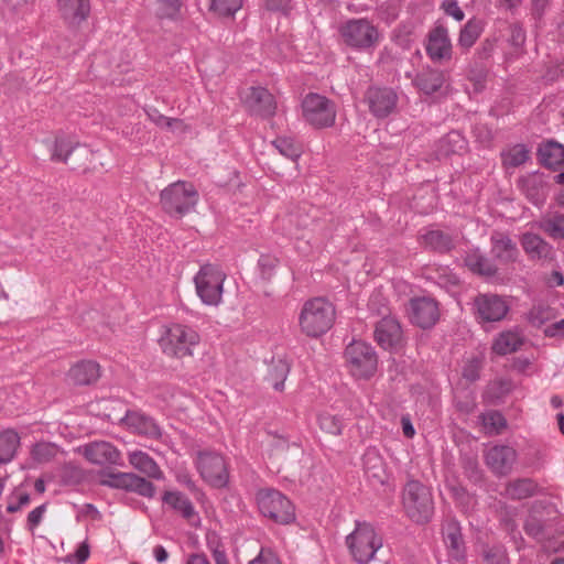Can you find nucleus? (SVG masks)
Listing matches in <instances>:
<instances>
[{"instance_id":"774afa93","label":"nucleus","mask_w":564,"mask_h":564,"mask_svg":"<svg viewBox=\"0 0 564 564\" xmlns=\"http://www.w3.org/2000/svg\"><path fill=\"white\" fill-rule=\"evenodd\" d=\"M249 564H281L278 556L269 549H261L259 554Z\"/></svg>"},{"instance_id":"f3484780","label":"nucleus","mask_w":564,"mask_h":564,"mask_svg":"<svg viewBox=\"0 0 564 564\" xmlns=\"http://www.w3.org/2000/svg\"><path fill=\"white\" fill-rule=\"evenodd\" d=\"M426 54L433 62L451 59L452 42L447 28L442 23H436L427 34L425 46Z\"/></svg>"},{"instance_id":"c9c22d12","label":"nucleus","mask_w":564,"mask_h":564,"mask_svg":"<svg viewBox=\"0 0 564 564\" xmlns=\"http://www.w3.org/2000/svg\"><path fill=\"white\" fill-rule=\"evenodd\" d=\"M539 486L531 478H518L509 481L505 495L511 500H523L538 494Z\"/></svg>"},{"instance_id":"9b49d317","label":"nucleus","mask_w":564,"mask_h":564,"mask_svg":"<svg viewBox=\"0 0 564 564\" xmlns=\"http://www.w3.org/2000/svg\"><path fill=\"white\" fill-rule=\"evenodd\" d=\"M510 311L508 300L495 293H479L473 302V312L479 324L503 321Z\"/></svg>"},{"instance_id":"20e7f679","label":"nucleus","mask_w":564,"mask_h":564,"mask_svg":"<svg viewBox=\"0 0 564 564\" xmlns=\"http://www.w3.org/2000/svg\"><path fill=\"white\" fill-rule=\"evenodd\" d=\"M346 544L357 563L369 564L382 547V538L371 523L356 521L355 530L346 538Z\"/></svg>"},{"instance_id":"473e14b6","label":"nucleus","mask_w":564,"mask_h":564,"mask_svg":"<svg viewBox=\"0 0 564 564\" xmlns=\"http://www.w3.org/2000/svg\"><path fill=\"white\" fill-rule=\"evenodd\" d=\"M444 74L438 69H424L420 72L413 83L424 95L431 96L440 91L444 85Z\"/></svg>"},{"instance_id":"cd10ccee","label":"nucleus","mask_w":564,"mask_h":564,"mask_svg":"<svg viewBox=\"0 0 564 564\" xmlns=\"http://www.w3.org/2000/svg\"><path fill=\"white\" fill-rule=\"evenodd\" d=\"M364 470L373 485H383L388 479L386 464L376 448H368L362 457Z\"/></svg>"},{"instance_id":"4d7b16f0","label":"nucleus","mask_w":564,"mask_h":564,"mask_svg":"<svg viewBox=\"0 0 564 564\" xmlns=\"http://www.w3.org/2000/svg\"><path fill=\"white\" fill-rule=\"evenodd\" d=\"M482 558L486 564H509L506 551L497 546L485 549Z\"/></svg>"},{"instance_id":"b1692460","label":"nucleus","mask_w":564,"mask_h":564,"mask_svg":"<svg viewBox=\"0 0 564 564\" xmlns=\"http://www.w3.org/2000/svg\"><path fill=\"white\" fill-rule=\"evenodd\" d=\"M523 251L531 260H552L554 249L544 238L538 234L524 232L520 237Z\"/></svg>"},{"instance_id":"58836bf2","label":"nucleus","mask_w":564,"mask_h":564,"mask_svg":"<svg viewBox=\"0 0 564 564\" xmlns=\"http://www.w3.org/2000/svg\"><path fill=\"white\" fill-rule=\"evenodd\" d=\"M129 463L140 473L153 479H162L163 473L155 460L147 453L135 451L129 454Z\"/></svg>"},{"instance_id":"423d86ee","label":"nucleus","mask_w":564,"mask_h":564,"mask_svg":"<svg viewBox=\"0 0 564 564\" xmlns=\"http://www.w3.org/2000/svg\"><path fill=\"white\" fill-rule=\"evenodd\" d=\"M261 514L278 524H290L295 520L291 500L276 489H261L257 494Z\"/></svg>"},{"instance_id":"a878e982","label":"nucleus","mask_w":564,"mask_h":564,"mask_svg":"<svg viewBox=\"0 0 564 564\" xmlns=\"http://www.w3.org/2000/svg\"><path fill=\"white\" fill-rule=\"evenodd\" d=\"M519 186L525 197L534 205H542L547 195V183L543 175L534 173L519 180Z\"/></svg>"},{"instance_id":"680f3d73","label":"nucleus","mask_w":564,"mask_h":564,"mask_svg":"<svg viewBox=\"0 0 564 564\" xmlns=\"http://www.w3.org/2000/svg\"><path fill=\"white\" fill-rule=\"evenodd\" d=\"M278 263L279 260L275 257L262 254L258 261L262 278L265 280H270L274 273Z\"/></svg>"},{"instance_id":"f03ea898","label":"nucleus","mask_w":564,"mask_h":564,"mask_svg":"<svg viewBox=\"0 0 564 564\" xmlns=\"http://www.w3.org/2000/svg\"><path fill=\"white\" fill-rule=\"evenodd\" d=\"M402 506L405 514L417 524L430 522L434 514V501L431 489L415 479H411L404 485Z\"/></svg>"},{"instance_id":"4be33fe9","label":"nucleus","mask_w":564,"mask_h":564,"mask_svg":"<svg viewBox=\"0 0 564 564\" xmlns=\"http://www.w3.org/2000/svg\"><path fill=\"white\" fill-rule=\"evenodd\" d=\"M491 254L502 264L516 262L519 257L517 243L502 231H494L490 237Z\"/></svg>"},{"instance_id":"1a4fd4ad","label":"nucleus","mask_w":564,"mask_h":564,"mask_svg":"<svg viewBox=\"0 0 564 564\" xmlns=\"http://www.w3.org/2000/svg\"><path fill=\"white\" fill-rule=\"evenodd\" d=\"M302 116L308 124L316 129L329 128L336 120V105L329 98L310 93L302 100Z\"/></svg>"},{"instance_id":"ddd939ff","label":"nucleus","mask_w":564,"mask_h":564,"mask_svg":"<svg viewBox=\"0 0 564 564\" xmlns=\"http://www.w3.org/2000/svg\"><path fill=\"white\" fill-rule=\"evenodd\" d=\"M196 464L200 476L213 487L221 488L227 485L229 475L225 458L220 454L200 452Z\"/></svg>"},{"instance_id":"7c9ffc66","label":"nucleus","mask_w":564,"mask_h":564,"mask_svg":"<svg viewBox=\"0 0 564 564\" xmlns=\"http://www.w3.org/2000/svg\"><path fill=\"white\" fill-rule=\"evenodd\" d=\"M524 344V338L518 330H505L494 339L491 349L499 356H505L519 350Z\"/></svg>"},{"instance_id":"052dcab7","label":"nucleus","mask_w":564,"mask_h":564,"mask_svg":"<svg viewBox=\"0 0 564 564\" xmlns=\"http://www.w3.org/2000/svg\"><path fill=\"white\" fill-rule=\"evenodd\" d=\"M55 455V448L47 443H37L32 449L33 458L39 463L51 460Z\"/></svg>"},{"instance_id":"8fccbe9b","label":"nucleus","mask_w":564,"mask_h":564,"mask_svg":"<svg viewBox=\"0 0 564 564\" xmlns=\"http://www.w3.org/2000/svg\"><path fill=\"white\" fill-rule=\"evenodd\" d=\"M242 7V0H210L209 11L218 17H232Z\"/></svg>"},{"instance_id":"603ef678","label":"nucleus","mask_w":564,"mask_h":564,"mask_svg":"<svg viewBox=\"0 0 564 564\" xmlns=\"http://www.w3.org/2000/svg\"><path fill=\"white\" fill-rule=\"evenodd\" d=\"M273 144L288 159L295 161L301 155V149L290 138L279 137L273 141Z\"/></svg>"},{"instance_id":"39448f33","label":"nucleus","mask_w":564,"mask_h":564,"mask_svg":"<svg viewBox=\"0 0 564 564\" xmlns=\"http://www.w3.org/2000/svg\"><path fill=\"white\" fill-rule=\"evenodd\" d=\"M199 335L192 327L183 324H172L160 339L163 352L173 358H184L193 355V349L199 344Z\"/></svg>"},{"instance_id":"3c124183","label":"nucleus","mask_w":564,"mask_h":564,"mask_svg":"<svg viewBox=\"0 0 564 564\" xmlns=\"http://www.w3.org/2000/svg\"><path fill=\"white\" fill-rule=\"evenodd\" d=\"M318 424L321 430L332 435H340L344 427L341 417L328 412H324L318 415Z\"/></svg>"},{"instance_id":"13d9d810","label":"nucleus","mask_w":564,"mask_h":564,"mask_svg":"<svg viewBox=\"0 0 564 564\" xmlns=\"http://www.w3.org/2000/svg\"><path fill=\"white\" fill-rule=\"evenodd\" d=\"M31 501L30 495L23 491H14L8 500L7 511L14 513L20 511L24 506H28Z\"/></svg>"},{"instance_id":"09e8293b","label":"nucleus","mask_w":564,"mask_h":564,"mask_svg":"<svg viewBox=\"0 0 564 564\" xmlns=\"http://www.w3.org/2000/svg\"><path fill=\"white\" fill-rule=\"evenodd\" d=\"M460 465L464 475L474 484L482 481V470L480 469L478 458L474 454H464L460 457Z\"/></svg>"},{"instance_id":"aec40b11","label":"nucleus","mask_w":564,"mask_h":564,"mask_svg":"<svg viewBox=\"0 0 564 564\" xmlns=\"http://www.w3.org/2000/svg\"><path fill=\"white\" fill-rule=\"evenodd\" d=\"M246 104L251 113L269 118L275 113L276 104L273 95L263 87H251Z\"/></svg>"},{"instance_id":"de8ad7c7","label":"nucleus","mask_w":564,"mask_h":564,"mask_svg":"<svg viewBox=\"0 0 564 564\" xmlns=\"http://www.w3.org/2000/svg\"><path fill=\"white\" fill-rule=\"evenodd\" d=\"M554 317V311L549 305L536 304L528 313V322L532 327L541 328Z\"/></svg>"},{"instance_id":"e433bc0d","label":"nucleus","mask_w":564,"mask_h":564,"mask_svg":"<svg viewBox=\"0 0 564 564\" xmlns=\"http://www.w3.org/2000/svg\"><path fill=\"white\" fill-rule=\"evenodd\" d=\"M94 154V151L87 145L75 142L65 164L69 165L73 171L86 172L90 169Z\"/></svg>"},{"instance_id":"bf43d9fd","label":"nucleus","mask_w":564,"mask_h":564,"mask_svg":"<svg viewBox=\"0 0 564 564\" xmlns=\"http://www.w3.org/2000/svg\"><path fill=\"white\" fill-rule=\"evenodd\" d=\"M498 36L491 35L486 37L476 50V56L480 61L489 59L497 46Z\"/></svg>"},{"instance_id":"f704fd0d","label":"nucleus","mask_w":564,"mask_h":564,"mask_svg":"<svg viewBox=\"0 0 564 564\" xmlns=\"http://www.w3.org/2000/svg\"><path fill=\"white\" fill-rule=\"evenodd\" d=\"M421 238L425 248L437 253H448L455 248L452 235L440 229L429 230Z\"/></svg>"},{"instance_id":"393cba45","label":"nucleus","mask_w":564,"mask_h":564,"mask_svg":"<svg viewBox=\"0 0 564 564\" xmlns=\"http://www.w3.org/2000/svg\"><path fill=\"white\" fill-rule=\"evenodd\" d=\"M67 377L75 386H90L100 378V366L94 360H80L70 367Z\"/></svg>"},{"instance_id":"9d476101","label":"nucleus","mask_w":564,"mask_h":564,"mask_svg":"<svg viewBox=\"0 0 564 564\" xmlns=\"http://www.w3.org/2000/svg\"><path fill=\"white\" fill-rule=\"evenodd\" d=\"M226 274L215 264H204L194 278L197 295L207 305H217L223 295Z\"/></svg>"},{"instance_id":"6e6d98bb","label":"nucleus","mask_w":564,"mask_h":564,"mask_svg":"<svg viewBox=\"0 0 564 564\" xmlns=\"http://www.w3.org/2000/svg\"><path fill=\"white\" fill-rule=\"evenodd\" d=\"M502 25L509 31L508 42L513 47H520L525 42V32L520 23L503 22Z\"/></svg>"},{"instance_id":"37998d69","label":"nucleus","mask_w":564,"mask_h":564,"mask_svg":"<svg viewBox=\"0 0 564 564\" xmlns=\"http://www.w3.org/2000/svg\"><path fill=\"white\" fill-rule=\"evenodd\" d=\"M74 144L75 142L68 137L64 134L56 135L48 147L51 161L65 164L68 159V153L72 152Z\"/></svg>"},{"instance_id":"69168bd1","label":"nucleus","mask_w":564,"mask_h":564,"mask_svg":"<svg viewBox=\"0 0 564 564\" xmlns=\"http://www.w3.org/2000/svg\"><path fill=\"white\" fill-rule=\"evenodd\" d=\"M525 533L534 539H540L544 533V524L540 519L529 518L523 527Z\"/></svg>"},{"instance_id":"2eb2a0df","label":"nucleus","mask_w":564,"mask_h":564,"mask_svg":"<svg viewBox=\"0 0 564 564\" xmlns=\"http://www.w3.org/2000/svg\"><path fill=\"white\" fill-rule=\"evenodd\" d=\"M388 313L389 307L383 304L382 310L378 311L382 318L376 323L375 339L383 349L393 350L401 345L402 329L398 319Z\"/></svg>"},{"instance_id":"2f4dec72","label":"nucleus","mask_w":564,"mask_h":564,"mask_svg":"<svg viewBox=\"0 0 564 564\" xmlns=\"http://www.w3.org/2000/svg\"><path fill=\"white\" fill-rule=\"evenodd\" d=\"M465 265L475 274L492 278L497 274L498 268L479 249L469 250L464 258Z\"/></svg>"},{"instance_id":"a19ab883","label":"nucleus","mask_w":564,"mask_h":564,"mask_svg":"<svg viewBox=\"0 0 564 564\" xmlns=\"http://www.w3.org/2000/svg\"><path fill=\"white\" fill-rule=\"evenodd\" d=\"M538 228L553 239H564V214L555 212L543 216Z\"/></svg>"},{"instance_id":"dca6fc26","label":"nucleus","mask_w":564,"mask_h":564,"mask_svg":"<svg viewBox=\"0 0 564 564\" xmlns=\"http://www.w3.org/2000/svg\"><path fill=\"white\" fill-rule=\"evenodd\" d=\"M410 319L422 329L433 327L440 318L438 304L431 297H416L410 301Z\"/></svg>"},{"instance_id":"0eeeda50","label":"nucleus","mask_w":564,"mask_h":564,"mask_svg":"<svg viewBox=\"0 0 564 564\" xmlns=\"http://www.w3.org/2000/svg\"><path fill=\"white\" fill-rule=\"evenodd\" d=\"M344 43L357 51L373 50L379 41L380 33L367 19H350L339 29Z\"/></svg>"},{"instance_id":"4468645a","label":"nucleus","mask_w":564,"mask_h":564,"mask_svg":"<svg viewBox=\"0 0 564 564\" xmlns=\"http://www.w3.org/2000/svg\"><path fill=\"white\" fill-rule=\"evenodd\" d=\"M364 100L373 117L383 119L395 110L399 97L391 87L370 86L365 93Z\"/></svg>"},{"instance_id":"a18cd8bd","label":"nucleus","mask_w":564,"mask_h":564,"mask_svg":"<svg viewBox=\"0 0 564 564\" xmlns=\"http://www.w3.org/2000/svg\"><path fill=\"white\" fill-rule=\"evenodd\" d=\"M530 158V152L524 144H516L501 153L502 164L506 167H518Z\"/></svg>"},{"instance_id":"412c9836","label":"nucleus","mask_w":564,"mask_h":564,"mask_svg":"<svg viewBox=\"0 0 564 564\" xmlns=\"http://www.w3.org/2000/svg\"><path fill=\"white\" fill-rule=\"evenodd\" d=\"M84 457L96 465H117L120 460V452L111 443L99 441L86 444L83 448Z\"/></svg>"},{"instance_id":"f8f14e48","label":"nucleus","mask_w":564,"mask_h":564,"mask_svg":"<svg viewBox=\"0 0 564 564\" xmlns=\"http://www.w3.org/2000/svg\"><path fill=\"white\" fill-rule=\"evenodd\" d=\"M100 484L110 488L134 492L145 498H152L155 495L154 485L133 473H106L102 475Z\"/></svg>"},{"instance_id":"c03bdc74","label":"nucleus","mask_w":564,"mask_h":564,"mask_svg":"<svg viewBox=\"0 0 564 564\" xmlns=\"http://www.w3.org/2000/svg\"><path fill=\"white\" fill-rule=\"evenodd\" d=\"M289 372L290 365L285 360L279 359L276 361H273L272 366L269 368L267 379L272 384L274 390L283 391L284 381Z\"/></svg>"},{"instance_id":"0e129e2a","label":"nucleus","mask_w":564,"mask_h":564,"mask_svg":"<svg viewBox=\"0 0 564 564\" xmlns=\"http://www.w3.org/2000/svg\"><path fill=\"white\" fill-rule=\"evenodd\" d=\"M480 369H481V362L477 358H474L466 362V365L463 368V377L474 382L479 379L480 377Z\"/></svg>"},{"instance_id":"c756f323","label":"nucleus","mask_w":564,"mask_h":564,"mask_svg":"<svg viewBox=\"0 0 564 564\" xmlns=\"http://www.w3.org/2000/svg\"><path fill=\"white\" fill-rule=\"evenodd\" d=\"M467 147V141L464 135L456 130L449 131L442 137L435 148V154L438 160L448 158L453 154H462Z\"/></svg>"},{"instance_id":"49530a36","label":"nucleus","mask_w":564,"mask_h":564,"mask_svg":"<svg viewBox=\"0 0 564 564\" xmlns=\"http://www.w3.org/2000/svg\"><path fill=\"white\" fill-rule=\"evenodd\" d=\"M182 6L181 0H156L155 15L160 20L177 21Z\"/></svg>"},{"instance_id":"338daca9","label":"nucleus","mask_w":564,"mask_h":564,"mask_svg":"<svg viewBox=\"0 0 564 564\" xmlns=\"http://www.w3.org/2000/svg\"><path fill=\"white\" fill-rule=\"evenodd\" d=\"M46 503H43L29 512L26 519V529L29 531L33 532L34 529L42 522L43 516L46 511Z\"/></svg>"},{"instance_id":"ea45409f","label":"nucleus","mask_w":564,"mask_h":564,"mask_svg":"<svg viewBox=\"0 0 564 564\" xmlns=\"http://www.w3.org/2000/svg\"><path fill=\"white\" fill-rule=\"evenodd\" d=\"M283 223H285L284 234L291 238H303V231L311 226L313 219L300 212L290 213L285 218H283Z\"/></svg>"},{"instance_id":"5701e85b","label":"nucleus","mask_w":564,"mask_h":564,"mask_svg":"<svg viewBox=\"0 0 564 564\" xmlns=\"http://www.w3.org/2000/svg\"><path fill=\"white\" fill-rule=\"evenodd\" d=\"M444 542L448 555L455 561L465 558V543L462 535V528L456 519H447L442 529Z\"/></svg>"},{"instance_id":"5fc2aeb1","label":"nucleus","mask_w":564,"mask_h":564,"mask_svg":"<svg viewBox=\"0 0 564 564\" xmlns=\"http://www.w3.org/2000/svg\"><path fill=\"white\" fill-rule=\"evenodd\" d=\"M484 425L496 433L507 427V420L499 411H490L482 416Z\"/></svg>"},{"instance_id":"6e6552de","label":"nucleus","mask_w":564,"mask_h":564,"mask_svg":"<svg viewBox=\"0 0 564 564\" xmlns=\"http://www.w3.org/2000/svg\"><path fill=\"white\" fill-rule=\"evenodd\" d=\"M345 359L349 372L358 379L371 378L378 368L375 348L362 340H354L345 349Z\"/></svg>"},{"instance_id":"e2e57ef3","label":"nucleus","mask_w":564,"mask_h":564,"mask_svg":"<svg viewBox=\"0 0 564 564\" xmlns=\"http://www.w3.org/2000/svg\"><path fill=\"white\" fill-rule=\"evenodd\" d=\"M440 8L446 15L452 17L457 22H462L465 19V13L456 0H443Z\"/></svg>"},{"instance_id":"a211bd4d","label":"nucleus","mask_w":564,"mask_h":564,"mask_svg":"<svg viewBox=\"0 0 564 564\" xmlns=\"http://www.w3.org/2000/svg\"><path fill=\"white\" fill-rule=\"evenodd\" d=\"M517 460V452L508 445H495L485 454V462L497 476H507Z\"/></svg>"},{"instance_id":"72a5a7b5","label":"nucleus","mask_w":564,"mask_h":564,"mask_svg":"<svg viewBox=\"0 0 564 564\" xmlns=\"http://www.w3.org/2000/svg\"><path fill=\"white\" fill-rule=\"evenodd\" d=\"M485 30V22L476 17L469 19L460 29L457 46L464 52L469 51Z\"/></svg>"},{"instance_id":"864d4df0","label":"nucleus","mask_w":564,"mask_h":564,"mask_svg":"<svg viewBox=\"0 0 564 564\" xmlns=\"http://www.w3.org/2000/svg\"><path fill=\"white\" fill-rule=\"evenodd\" d=\"M516 510L509 507L503 508V512H501L500 516V523L505 531H507L513 540H517L518 538L522 540L521 533L518 530V525L514 520Z\"/></svg>"},{"instance_id":"bb28decb","label":"nucleus","mask_w":564,"mask_h":564,"mask_svg":"<svg viewBox=\"0 0 564 564\" xmlns=\"http://www.w3.org/2000/svg\"><path fill=\"white\" fill-rule=\"evenodd\" d=\"M162 499L164 503L169 505L173 510L181 513V516L191 525H198L200 519L195 511L192 501L183 492L165 491Z\"/></svg>"},{"instance_id":"79ce46f5","label":"nucleus","mask_w":564,"mask_h":564,"mask_svg":"<svg viewBox=\"0 0 564 564\" xmlns=\"http://www.w3.org/2000/svg\"><path fill=\"white\" fill-rule=\"evenodd\" d=\"M20 445V436L13 430L0 433V464L10 463Z\"/></svg>"},{"instance_id":"7ed1b4c3","label":"nucleus","mask_w":564,"mask_h":564,"mask_svg":"<svg viewBox=\"0 0 564 564\" xmlns=\"http://www.w3.org/2000/svg\"><path fill=\"white\" fill-rule=\"evenodd\" d=\"M199 199L192 183L177 181L166 186L160 194L162 209L173 218L181 219L192 212Z\"/></svg>"},{"instance_id":"c85d7f7f","label":"nucleus","mask_w":564,"mask_h":564,"mask_svg":"<svg viewBox=\"0 0 564 564\" xmlns=\"http://www.w3.org/2000/svg\"><path fill=\"white\" fill-rule=\"evenodd\" d=\"M536 155L540 164L545 167L557 170L564 166V145L554 140L541 143Z\"/></svg>"},{"instance_id":"6ab92c4d","label":"nucleus","mask_w":564,"mask_h":564,"mask_svg":"<svg viewBox=\"0 0 564 564\" xmlns=\"http://www.w3.org/2000/svg\"><path fill=\"white\" fill-rule=\"evenodd\" d=\"M90 0H57V10L70 28L79 26L90 14Z\"/></svg>"},{"instance_id":"4c0bfd02","label":"nucleus","mask_w":564,"mask_h":564,"mask_svg":"<svg viewBox=\"0 0 564 564\" xmlns=\"http://www.w3.org/2000/svg\"><path fill=\"white\" fill-rule=\"evenodd\" d=\"M127 422L132 426L139 434L145 435L152 438H159L161 436V429L156 422L142 413L130 412L126 416Z\"/></svg>"},{"instance_id":"f257e3e1","label":"nucleus","mask_w":564,"mask_h":564,"mask_svg":"<svg viewBox=\"0 0 564 564\" xmlns=\"http://www.w3.org/2000/svg\"><path fill=\"white\" fill-rule=\"evenodd\" d=\"M335 316V307L329 301L324 297H314L303 304L299 325L307 337L317 338L332 328Z\"/></svg>"}]
</instances>
